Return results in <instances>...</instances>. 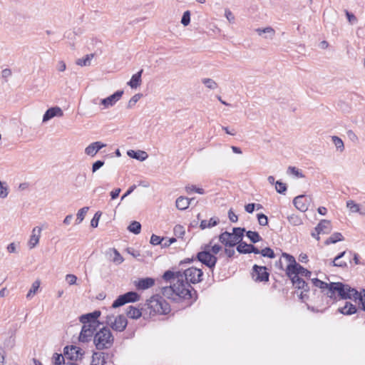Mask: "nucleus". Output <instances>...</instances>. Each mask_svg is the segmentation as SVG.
<instances>
[{"instance_id": "nucleus-55", "label": "nucleus", "mask_w": 365, "mask_h": 365, "mask_svg": "<svg viewBox=\"0 0 365 365\" xmlns=\"http://www.w3.org/2000/svg\"><path fill=\"white\" fill-rule=\"evenodd\" d=\"M185 190L187 193L196 192L197 193L199 194H204V190L202 188H197L195 185L186 186Z\"/></svg>"}, {"instance_id": "nucleus-53", "label": "nucleus", "mask_w": 365, "mask_h": 365, "mask_svg": "<svg viewBox=\"0 0 365 365\" xmlns=\"http://www.w3.org/2000/svg\"><path fill=\"white\" fill-rule=\"evenodd\" d=\"M257 220H258V222L259 224V225L261 226H265L268 224V219H267V217L262 214V213H259V214H257Z\"/></svg>"}, {"instance_id": "nucleus-16", "label": "nucleus", "mask_w": 365, "mask_h": 365, "mask_svg": "<svg viewBox=\"0 0 365 365\" xmlns=\"http://www.w3.org/2000/svg\"><path fill=\"white\" fill-rule=\"evenodd\" d=\"M293 204L297 209L301 212H305L308 210L309 200L306 195H298L293 200Z\"/></svg>"}, {"instance_id": "nucleus-4", "label": "nucleus", "mask_w": 365, "mask_h": 365, "mask_svg": "<svg viewBox=\"0 0 365 365\" xmlns=\"http://www.w3.org/2000/svg\"><path fill=\"white\" fill-rule=\"evenodd\" d=\"M113 343L114 336L108 327H103L94 334L93 344L99 351L111 348Z\"/></svg>"}, {"instance_id": "nucleus-20", "label": "nucleus", "mask_w": 365, "mask_h": 365, "mask_svg": "<svg viewBox=\"0 0 365 365\" xmlns=\"http://www.w3.org/2000/svg\"><path fill=\"white\" fill-rule=\"evenodd\" d=\"M106 255L115 264H120L124 261V259L120 252L115 248H109L106 250Z\"/></svg>"}, {"instance_id": "nucleus-34", "label": "nucleus", "mask_w": 365, "mask_h": 365, "mask_svg": "<svg viewBox=\"0 0 365 365\" xmlns=\"http://www.w3.org/2000/svg\"><path fill=\"white\" fill-rule=\"evenodd\" d=\"M245 232V228L241 227H234L232 230V235L235 237V241L238 242V244H240L242 240V237L244 235V232Z\"/></svg>"}, {"instance_id": "nucleus-14", "label": "nucleus", "mask_w": 365, "mask_h": 365, "mask_svg": "<svg viewBox=\"0 0 365 365\" xmlns=\"http://www.w3.org/2000/svg\"><path fill=\"white\" fill-rule=\"evenodd\" d=\"M312 282L314 287L319 288L324 294L327 295L330 299H333V294H330L329 290L331 289V285L336 282H331L328 284L317 278L312 279Z\"/></svg>"}, {"instance_id": "nucleus-28", "label": "nucleus", "mask_w": 365, "mask_h": 365, "mask_svg": "<svg viewBox=\"0 0 365 365\" xmlns=\"http://www.w3.org/2000/svg\"><path fill=\"white\" fill-rule=\"evenodd\" d=\"M143 70H140L137 73L133 75L130 81L128 82V85L132 88H136L141 84V76Z\"/></svg>"}, {"instance_id": "nucleus-63", "label": "nucleus", "mask_w": 365, "mask_h": 365, "mask_svg": "<svg viewBox=\"0 0 365 365\" xmlns=\"http://www.w3.org/2000/svg\"><path fill=\"white\" fill-rule=\"evenodd\" d=\"M56 69L59 72H63L66 69V63L63 61H60L58 62L56 65Z\"/></svg>"}, {"instance_id": "nucleus-64", "label": "nucleus", "mask_w": 365, "mask_h": 365, "mask_svg": "<svg viewBox=\"0 0 365 365\" xmlns=\"http://www.w3.org/2000/svg\"><path fill=\"white\" fill-rule=\"evenodd\" d=\"M346 15L348 21L351 24H354L357 21L356 17L353 14L349 13L348 11H346Z\"/></svg>"}, {"instance_id": "nucleus-9", "label": "nucleus", "mask_w": 365, "mask_h": 365, "mask_svg": "<svg viewBox=\"0 0 365 365\" xmlns=\"http://www.w3.org/2000/svg\"><path fill=\"white\" fill-rule=\"evenodd\" d=\"M140 299V295L135 292H128L120 295L113 303L112 307L117 308L126 303L135 302Z\"/></svg>"}, {"instance_id": "nucleus-24", "label": "nucleus", "mask_w": 365, "mask_h": 365, "mask_svg": "<svg viewBox=\"0 0 365 365\" xmlns=\"http://www.w3.org/2000/svg\"><path fill=\"white\" fill-rule=\"evenodd\" d=\"M331 230V222L327 220H322L317 226L315 227L317 235L320 234H328Z\"/></svg>"}, {"instance_id": "nucleus-41", "label": "nucleus", "mask_w": 365, "mask_h": 365, "mask_svg": "<svg viewBox=\"0 0 365 365\" xmlns=\"http://www.w3.org/2000/svg\"><path fill=\"white\" fill-rule=\"evenodd\" d=\"M88 209V207H83V208L80 209L78 211L77 217L76 220V224H80L84 220V217Z\"/></svg>"}, {"instance_id": "nucleus-15", "label": "nucleus", "mask_w": 365, "mask_h": 365, "mask_svg": "<svg viewBox=\"0 0 365 365\" xmlns=\"http://www.w3.org/2000/svg\"><path fill=\"white\" fill-rule=\"evenodd\" d=\"M123 91H117L111 96L103 98L101 101V104L104 106V108H108L114 106L122 97Z\"/></svg>"}, {"instance_id": "nucleus-45", "label": "nucleus", "mask_w": 365, "mask_h": 365, "mask_svg": "<svg viewBox=\"0 0 365 365\" xmlns=\"http://www.w3.org/2000/svg\"><path fill=\"white\" fill-rule=\"evenodd\" d=\"M143 95L141 93L135 94L128 101V108H133L135 103L142 98Z\"/></svg>"}, {"instance_id": "nucleus-47", "label": "nucleus", "mask_w": 365, "mask_h": 365, "mask_svg": "<svg viewBox=\"0 0 365 365\" xmlns=\"http://www.w3.org/2000/svg\"><path fill=\"white\" fill-rule=\"evenodd\" d=\"M287 173L292 174L299 178H304V175L295 167H292V166L288 167Z\"/></svg>"}, {"instance_id": "nucleus-12", "label": "nucleus", "mask_w": 365, "mask_h": 365, "mask_svg": "<svg viewBox=\"0 0 365 365\" xmlns=\"http://www.w3.org/2000/svg\"><path fill=\"white\" fill-rule=\"evenodd\" d=\"M113 356V354L111 352L95 351L92 355L91 365H105Z\"/></svg>"}, {"instance_id": "nucleus-5", "label": "nucleus", "mask_w": 365, "mask_h": 365, "mask_svg": "<svg viewBox=\"0 0 365 365\" xmlns=\"http://www.w3.org/2000/svg\"><path fill=\"white\" fill-rule=\"evenodd\" d=\"M282 257L284 258L287 262V268H286V274L291 277L292 275H297L299 274L304 276L307 278H310L312 275V272L308 269L303 267L299 264L297 263L294 257L289 254L282 253Z\"/></svg>"}, {"instance_id": "nucleus-1", "label": "nucleus", "mask_w": 365, "mask_h": 365, "mask_svg": "<svg viewBox=\"0 0 365 365\" xmlns=\"http://www.w3.org/2000/svg\"><path fill=\"white\" fill-rule=\"evenodd\" d=\"M163 278L165 281L173 283V284L162 289L163 296L168 299L179 302L182 299H192L194 295H196V292L192 286L183 280L182 272H173L168 270L163 274Z\"/></svg>"}, {"instance_id": "nucleus-62", "label": "nucleus", "mask_w": 365, "mask_h": 365, "mask_svg": "<svg viewBox=\"0 0 365 365\" xmlns=\"http://www.w3.org/2000/svg\"><path fill=\"white\" fill-rule=\"evenodd\" d=\"M225 16L230 23H233L235 21V16L232 11L229 9H226L225 11Z\"/></svg>"}, {"instance_id": "nucleus-59", "label": "nucleus", "mask_w": 365, "mask_h": 365, "mask_svg": "<svg viewBox=\"0 0 365 365\" xmlns=\"http://www.w3.org/2000/svg\"><path fill=\"white\" fill-rule=\"evenodd\" d=\"M104 165V161L97 160L92 165V172L94 173Z\"/></svg>"}, {"instance_id": "nucleus-44", "label": "nucleus", "mask_w": 365, "mask_h": 365, "mask_svg": "<svg viewBox=\"0 0 365 365\" xmlns=\"http://www.w3.org/2000/svg\"><path fill=\"white\" fill-rule=\"evenodd\" d=\"M287 220L289 222L294 226H298L302 224V219L296 215H291L288 216Z\"/></svg>"}, {"instance_id": "nucleus-21", "label": "nucleus", "mask_w": 365, "mask_h": 365, "mask_svg": "<svg viewBox=\"0 0 365 365\" xmlns=\"http://www.w3.org/2000/svg\"><path fill=\"white\" fill-rule=\"evenodd\" d=\"M63 115V112L61 108L56 106L48 108L43 116V122H47L50 119L58 116L62 117Z\"/></svg>"}, {"instance_id": "nucleus-39", "label": "nucleus", "mask_w": 365, "mask_h": 365, "mask_svg": "<svg viewBox=\"0 0 365 365\" xmlns=\"http://www.w3.org/2000/svg\"><path fill=\"white\" fill-rule=\"evenodd\" d=\"M130 232L138 235L140 232L141 225L137 221L132 222L128 227Z\"/></svg>"}, {"instance_id": "nucleus-60", "label": "nucleus", "mask_w": 365, "mask_h": 365, "mask_svg": "<svg viewBox=\"0 0 365 365\" xmlns=\"http://www.w3.org/2000/svg\"><path fill=\"white\" fill-rule=\"evenodd\" d=\"M212 241L210 243V250L212 255H217L222 249V247L218 245H214L213 246H211Z\"/></svg>"}, {"instance_id": "nucleus-13", "label": "nucleus", "mask_w": 365, "mask_h": 365, "mask_svg": "<svg viewBox=\"0 0 365 365\" xmlns=\"http://www.w3.org/2000/svg\"><path fill=\"white\" fill-rule=\"evenodd\" d=\"M82 349L76 346H66L63 350L65 357L71 360H78L83 356Z\"/></svg>"}, {"instance_id": "nucleus-17", "label": "nucleus", "mask_w": 365, "mask_h": 365, "mask_svg": "<svg viewBox=\"0 0 365 365\" xmlns=\"http://www.w3.org/2000/svg\"><path fill=\"white\" fill-rule=\"evenodd\" d=\"M106 146V145L103 143L101 141L93 142V143H91L90 145H88L85 148V153H86V155H87L88 156L94 157L101 149H102L103 148H104Z\"/></svg>"}, {"instance_id": "nucleus-29", "label": "nucleus", "mask_w": 365, "mask_h": 365, "mask_svg": "<svg viewBox=\"0 0 365 365\" xmlns=\"http://www.w3.org/2000/svg\"><path fill=\"white\" fill-rule=\"evenodd\" d=\"M192 200H194V198L189 199L181 196L177 198L175 205L178 209L184 210L189 207Z\"/></svg>"}, {"instance_id": "nucleus-49", "label": "nucleus", "mask_w": 365, "mask_h": 365, "mask_svg": "<svg viewBox=\"0 0 365 365\" xmlns=\"http://www.w3.org/2000/svg\"><path fill=\"white\" fill-rule=\"evenodd\" d=\"M64 356H63L62 354H54L53 356V364L54 365H61L63 363H64Z\"/></svg>"}, {"instance_id": "nucleus-40", "label": "nucleus", "mask_w": 365, "mask_h": 365, "mask_svg": "<svg viewBox=\"0 0 365 365\" xmlns=\"http://www.w3.org/2000/svg\"><path fill=\"white\" fill-rule=\"evenodd\" d=\"M331 139L336 149L339 150L340 152H343L344 150V145L343 140L338 136H332Z\"/></svg>"}, {"instance_id": "nucleus-2", "label": "nucleus", "mask_w": 365, "mask_h": 365, "mask_svg": "<svg viewBox=\"0 0 365 365\" xmlns=\"http://www.w3.org/2000/svg\"><path fill=\"white\" fill-rule=\"evenodd\" d=\"M329 290L330 294H333V299H336V294L343 299H353L354 302L359 301L361 304V309L365 312V289L359 292L356 289L351 287L348 284L341 282H336L331 285Z\"/></svg>"}, {"instance_id": "nucleus-18", "label": "nucleus", "mask_w": 365, "mask_h": 365, "mask_svg": "<svg viewBox=\"0 0 365 365\" xmlns=\"http://www.w3.org/2000/svg\"><path fill=\"white\" fill-rule=\"evenodd\" d=\"M220 242L223 244L225 247H232L235 246L238 242L235 241L233 235L228 232H225L219 236Z\"/></svg>"}, {"instance_id": "nucleus-22", "label": "nucleus", "mask_w": 365, "mask_h": 365, "mask_svg": "<svg viewBox=\"0 0 365 365\" xmlns=\"http://www.w3.org/2000/svg\"><path fill=\"white\" fill-rule=\"evenodd\" d=\"M41 230L42 229L40 227H35L32 230L31 235L28 242V245L30 249L34 248L38 244Z\"/></svg>"}, {"instance_id": "nucleus-25", "label": "nucleus", "mask_w": 365, "mask_h": 365, "mask_svg": "<svg viewBox=\"0 0 365 365\" xmlns=\"http://www.w3.org/2000/svg\"><path fill=\"white\" fill-rule=\"evenodd\" d=\"M289 278L292 280V282L293 285L295 287V288L298 289H303L304 292H309V287L307 283L304 279L300 278L299 276L293 274Z\"/></svg>"}, {"instance_id": "nucleus-56", "label": "nucleus", "mask_w": 365, "mask_h": 365, "mask_svg": "<svg viewBox=\"0 0 365 365\" xmlns=\"http://www.w3.org/2000/svg\"><path fill=\"white\" fill-rule=\"evenodd\" d=\"M101 215V212H96V214L94 215L93 219L91 221V226L92 227H98Z\"/></svg>"}, {"instance_id": "nucleus-35", "label": "nucleus", "mask_w": 365, "mask_h": 365, "mask_svg": "<svg viewBox=\"0 0 365 365\" xmlns=\"http://www.w3.org/2000/svg\"><path fill=\"white\" fill-rule=\"evenodd\" d=\"M93 56V54H88L82 58H78L76 61V64L80 66H88L91 65V60Z\"/></svg>"}, {"instance_id": "nucleus-43", "label": "nucleus", "mask_w": 365, "mask_h": 365, "mask_svg": "<svg viewBox=\"0 0 365 365\" xmlns=\"http://www.w3.org/2000/svg\"><path fill=\"white\" fill-rule=\"evenodd\" d=\"M345 253H346V252L344 251V252H341L339 255H338L334 259V260L331 262V264L332 266L340 267H346V262H338V260H339L341 257H343L344 256Z\"/></svg>"}, {"instance_id": "nucleus-31", "label": "nucleus", "mask_w": 365, "mask_h": 365, "mask_svg": "<svg viewBox=\"0 0 365 365\" xmlns=\"http://www.w3.org/2000/svg\"><path fill=\"white\" fill-rule=\"evenodd\" d=\"M126 314L129 318L137 319L142 316L143 312L133 306H128L126 309Z\"/></svg>"}, {"instance_id": "nucleus-36", "label": "nucleus", "mask_w": 365, "mask_h": 365, "mask_svg": "<svg viewBox=\"0 0 365 365\" xmlns=\"http://www.w3.org/2000/svg\"><path fill=\"white\" fill-rule=\"evenodd\" d=\"M343 240L344 237L340 232H334L326 240L325 244H333L339 241H342Z\"/></svg>"}, {"instance_id": "nucleus-58", "label": "nucleus", "mask_w": 365, "mask_h": 365, "mask_svg": "<svg viewBox=\"0 0 365 365\" xmlns=\"http://www.w3.org/2000/svg\"><path fill=\"white\" fill-rule=\"evenodd\" d=\"M66 280L68 283L69 285H73L76 284L77 277L72 274H66Z\"/></svg>"}, {"instance_id": "nucleus-57", "label": "nucleus", "mask_w": 365, "mask_h": 365, "mask_svg": "<svg viewBox=\"0 0 365 365\" xmlns=\"http://www.w3.org/2000/svg\"><path fill=\"white\" fill-rule=\"evenodd\" d=\"M346 205L350 209V210L353 212H357L359 211V205L354 203V202L352 200L348 201L346 203Z\"/></svg>"}, {"instance_id": "nucleus-50", "label": "nucleus", "mask_w": 365, "mask_h": 365, "mask_svg": "<svg viewBox=\"0 0 365 365\" xmlns=\"http://www.w3.org/2000/svg\"><path fill=\"white\" fill-rule=\"evenodd\" d=\"M190 22V11H186L184 12L182 17L181 19V24L185 26H187Z\"/></svg>"}, {"instance_id": "nucleus-23", "label": "nucleus", "mask_w": 365, "mask_h": 365, "mask_svg": "<svg viewBox=\"0 0 365 365\" xmlns=\"http://www.w3.org/2000/svg\"><path fill=\"white\" fill-rule=\"evenodd\" d=\"M237 251L241 254H260V252L256 247L252 245H248L246 242H241L237 247Z\"/></svg>"}, {"instance_id": "nucleus-61", "label": "nucleus", "mask_w": 365, "mask_h": 365, "mask_svg": "<svg viewBox=\"0 0 365 365\" xmlns=\"http://www.w3.org/2000/svg\"><path fill=\"white\" fill-rule=\"evenodd\" d=\"M8 195V189L6 186H4L0 181V197L5 198Z\"/></svg>"}, {"instance_id": "nucleus-48", "label": "nucleus", "mask_w": 365, "mask_h": 365, "mask_svg": "<svg viewBox=\"0 0 365 365\" xmlns=\"http://www.w3.org/2000/svg\"><path fill=\"white\" fill-rule=\"evenodd\" d=\"M275 189L278 193L282 194L287 190V185L285 183L278 180L275 182Z\"/></svg>"}, {"instance_id": "nucleus-30", "label": "nucleus", "mask_w": 365, "mask_h": 365, "mask_svg": "<svg viewBox=\"0 0 365 365\" xmlns=\"http://www.w3.org/2000/svg\"><path fill=\"white\" fill-rule=\"evenodd\" d=\"M127 154L129 157L140 161L145 160L148 157L147 153L143 150L135 151L130 150L127 152Z\"/></svg>"}, {"instance_id": "nucleus-52", "label": "nucleus", "mask_w": 365, "mask_h": 365, "mask_svg": "<svg viewBox=\"0 0 365 365\" xmlns=\"http://www.w3.org/2000/svg\"><path fill=\"white\" fill-rule=\"evenodd\" d=\"M165 241V238H160L159 236L156 235H152L150 237V243L153 245H161V243Z\"/></svg>"}, {"instance_id": "nucleus-10", "label": "nucleus", "mask_w": 365, "mask_h": 365, "mask_svg": "<svg viewBox=\"0 0 365 365\" xmlns=\"http://www.w3.org/2000/svg\"><path fill=\"white\" fill-rule=\"evenodd\" d=\"M96 327L93 324H83L81 333L78 336V340L81 342L86 343L90 341L94 336V331Z\"/></svg>"}, {"instance_id": "nucleus-27", "label": "nucleus", "mask_w": 365, "mask_h": 365, "mask_svg": "<svg viewBox=\"0 0 365 365\" xmlns=\"http://www.w3.org/2000/svg\"><path fill=\"white\" fill-rule=\"evenodd\" d=\"M338 312L344 315H351L357 312V308L351 302H346L343 307H339Z\"/></svg>"}, {"instance_id": "nucleus-7", "label": "nucleus", "mask_w": 365, "mask_h": 365, "mask_svg": "<svg viewBox=\"0 0 365 365\" xmlns=\"http://www.w3.org/2000/svg\"><path fill=\"white\" fill-rule=\"evenodd\" d=\"M197 259L207 267H215L217 261V257L212 255L210 250V245H206L205 250L197 255Z\"/></svg>"}, {"instance_id": "nucleus-37", "label": "nucleus", "mask_w": 365, "mask_h": 365, "mask_svg": "<svg viewBox=\"0 0 365 365\" xmlns=\"http://www.w3.org/2000/svg\"><path fill=\"white\" fill-rule=\"evenodd\" d=\"M40 287V282L38 280L35 281L32 285L29 292L26 294L27 299H31L37 292L38 288Z\"/></svg>"}, {"instance_id": "nucleus-3", "label": "nucleus", "mask_w": 365, "mask_h": 365, "mask_svg": "<svg viewBox=\"0 0 365 365\" xmlns=\"http://www.w3.org/2000/svg\"><path fill=\"white\" fill-rule=\"evenodd\" d=\"M144 318L148 314L150 317L155 314H167L170 311L169 304L159 295H154L147 300L145 307L142 308Z\"/></svg>"}, {"instance_id": "nucleus-38", "label": "nucleus", "mask_w": 365, "mask_h": 365, "mask_svg": "<svg viewBox=\"0 0 365 365\" xmlns=\"http://www.w3.org/2000/svg\"><path fill=\"white\" fill-rule=\"evenodd\" d=\"M246 235L252 243H256L262 240V237L257 232L247 231Z\"/></svg>"}, {"instance_id": "nucleus-6", "label": "nucleus", "mask_w": 365, "mask_h": 365, "mask_svg": "<svg viewBox=\"0 0 365 365\" xmlns=\"http://www.w3.org/2000/svg\"><path fill=\"white\" fill-rule=\"evenodd\" d=\"M106 323L113 330L121 332L125 329L128 322L126 318L123 315H119L116 317L107 316Z\"/></svg>"}, {"instance_id": "nucleus-8", "label": "nucleus", "mask_w": 365, "mask_h": 365, "mask_svg": "<svg viewBox=\"0 0 365 365\" xmlns=\"http://www.w3.org/2000/svg\"><path fill=\"white\" fill-rule=\"evenodd\" d=\"M182 274H183V280L185 279V282L189 284L190 282V283L196 284L202 281L203 272L200 269L190 267Z\"/></svg>"}, {"instance_id": "nucleus-54", "label": "nucleus", "mask_w": 365, "mask_h": 365, "mask_svg": "<svg viewBox=\"0 0 365 365\" xmlns=\"http://www.w3.org/2000/svg\"><path fill=\"white\" fill-rule=\"evenodd\" d=\"M86 175H78L75 179L76 186L80 187L84 185L86 182Z\"/></svg>"}, {"instance_id": "nucleus-51", "label": "nucleus", "mask_w": 365, "mask_h": 365, "mask_svg": "<svg viewBox=\"0 0 365 365\" xmlns=\"http://www.w3.org/2000/svg\"><path fill=\"white\" fill-rule=\"evenodd\" d=\"M174 234L178 237H182V235L185 234V229L182 225H175L174 227Z\"/></svg>"}, {"instance_id": "nucleus-26", "label": "nucleus", "mask_w": 365, "mask_h": 365, "mask_svg": "<svg viewBox=\"0 0 365 365\" xmlns=\"http://www.w3.org/2000/svg\"><path fill=\"white\" fill-rule=\"evenodd\" d=\"M155 284L153 279L147 277L140 279L138 281L135 282V285L138 289H146L153 287Z\"/></svg>"}, {"instance_id": "nucleus-42", "label": "nucleus", "mask_w": 365, "mask_h": 365, "mask_svg": "<svg viewBox=\"0 0 365 365\" xmlns=\"http://www.w3.org/2000/svg\"><path fill=\"white\" fill-rule=\"evenodd\" d=\"M202 83L209 89L215 90L217 88V83L211 78H203Z\"/></svg>"}, {"instance_id": "nucleus-11", "label": "nucleus", "mask_w": 365, "mask_h": 365, "mask_svg": "<svg viewBox=\"0 0 365 365\" xmlns=\"http://www.w3.org/2000/svg\"><path fill=\"white\" fill-rule=\"evenodd\" d=\"M252 279L255 282H268L269 274L267 271L266 267L255 264L252 267Z\"/></svg>"}, {"instance_id": "nucleus-19", "label": "nucleus", "mask_w": 365, "mask_h": 365, "mask_svg": "<svg viewBox=\"0 0 365 365\" xmlns=\"http://www.w3.org/2000/svg\"><path fill=\"white\" fill-rule=\"evenodd\" d=\"M101 315L100 311H94L93 312L88 313L87 314L82 315L80 317V322L82 324H93L96 327L98 323V318Z\"/></svg>"}, {"instance_id": "nucleus-46", "label": "nucleus", "mask_w": 365, "mask_h": 365, "mask_svg": "<svg viewBox=\"0 0 365 365\" xmlns=\"http://www.w3.org/2000/svg\"><path fill=\"white\" fill-rule=\"evenodd\" d=\"M260 254L263 257H267L271 259H273L275 257V254L274 251L269 248V247H265L264 249H262L260 252Z\"/></svg>"}, {"instance_id": "nucleus-33", "label": "nucleus", "mask_w": 365, "mask_h": 365, "mask_svg": "<svg viewBox=\"0 0 365 365\" xmlns=\"http://www.w3.org/2000/svg\"><path fill=\"white\" fill-rule=\"evenodd\" d=\"M256 32L259 36H262L263 34H265L264 38H272L275 34L274 30L270 26L266 27L264 29H260V28L257 29Z\"/></svg>"}, {"instance_id": "nucleus-32", "label": "nucleus", "mask_w": 365, "mask_h": 365, "mask_svg": "<svg viewBox=\"0 0 365 365\" xmlns=\"http://www.w3.org/2000/svg\"><path fill=\"white\" fill-rule=\"evenodd\" d=\"M220 220L217 217H212L210 220H203L201 221L200 227L202 230H205L206 228H210L214 226H216L219 223Z\"/></svg>"}]
</instances>
